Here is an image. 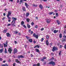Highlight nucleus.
I'll use <instances>...</instances> for the list:
<instances>
[{"label":"nucleus","instance_id":"1","mask_svg":"<svg viewBox=\"0 0 66 66\" xmlns=\"http://www.w3.org/2000/svg\"><path fill=\"white\" fill-rule=\"evenodd\" d=\"M8 13V14H7V18L9 19H11V18L10 17V15L12 14V11H9Z\"/></svg>","mask_w":66,"mask_h":66},{"label":"nucleus","instance_id":"2","mask_svg":"<svg viewBox=\"0 0 66 66\" xmlns=\"http://www.w3.org/2000/svg\"><path fill=\"white\" fill-rule=\"evenodd\" d=\"M16 23V21L15 20H13L11 22V25L12 27H16V25H15V23Z\"/></svg>","mask_w":66,"mask_h":66},{"label":"nucleus","instance_id":"3","mask_svg":"<svg viewBox=\"0 0 66 66\" xmlns=\"http://www.w3.org/2000/svg\"><path fill=\"white\" fill-rule=\"evenodd\" d=\"M50 65H52L53 66H54L55 65V62H53V61H52L50 62L49 63Z\"/></svg>","mask_w":66,"mask_h":66},{"label":"nucleus","instance_id":"4","mask_svg":"<svg viewBox=\"0 0 66 66\" xmlns=\"http://www.w3.org/2000/svg\"><path fill=\"white\" fill-rule=\"evenodd\" d=\"M58 49H57V48H56V47H53V49L52 50V51H56Z\"/></svg>","mask_w":66,"mask_h":66},{"label":"nucleus","instance_id":"5","mask_svg":"<svg viewBox=\"0 0 66 66\" xmlns=\"http://www.w3.org/2000/svg\"><path fill=\"white\" fill-rule=\"evenodd\" d=\"M7 43H8V41H6V42L5 44V43L4 44V47L7 46Z\"/></svg>","mask_w":66,"mask_h":66},{"label":"nucleus","instance_id":"6","mask_svg":"<svg viewBox=\"0 0 66 66\" xmlns=\"http://www.w3.org/2000/svg\"><path fill=\"white\" fill-rule=\"evenodd\" d=\"M50 20L49 19H47L46 20V22L47 23H49L50 22Z\"/></svg>","mask_w":66,"mask_h":66},{"label":"nucleus","instance_id":"7","mask_svg":"<svg viewBox=\"0 0 66 66\" xmlns=\"http://www.w3.org/2000/svg\"><path fill=\"white\" fill-rule=\"evenodd\" d=\"M39 7L41 9V10H43V6L41 4H40L39 6Z\"/></svg>","mask_w":66,"mask_h":66},{"label":"nucleus","instance_id":"8","mask_svg":"<svg viewBox=\"0 0 66 66\" xmlns=\"http://www.w3.org/2000/svg\"><path fill=\"white\" fill-rule=\"evenodd\" d=\"M18 59H20V58H24V56L22 55H20L18 57Z\"/></svg>","mask_w":66,"mask_h":66},{"label":"nucleus","instance_id":"9","mask_svg":"<svg viewBox=\"0 0 66 66\" xmlns=\"http://www.w3.org/2000/svg\"><path fill=\"white\" fill-rule=\"evenodd\" d=\"M7 29H5L3 30V32L4 33H6L7 32Z\"/></svg>","mask_w":66,"mask_h":66},{"label":"nucleus","instance_id":"10","mask_svg":"<svg viewBox=\"0 0 66 66\" xmlns=\"http://www.w3.org/2000/svg\"><path fill=\"white\" fill-rule=\"evenodd\" d=\"M14 54L16 53H17V49L16 48H14Z\"/></svg>","mask_w":66,"mask_h":66},{"label":"nucleus","instance_id":"11","mask_svg":"<svg viewBox=\"0 0 66 66\" xmlns=\"http://www.w3.org/2000/svg\"><path fill=\"white\" fill-rule=\"evenodd\" d=\"M8 51H9V52H10V54H11V52H12V49H11V48H9Z\"/></svg>","mask_w":66,"mask_h":66},{"label":"nucleus","instance_id":"12","mask_svg":"<svg viewBox=\"0 0 66 66\" xmlns=\"http://www.w3.org/2000/svg\"><path fill=\"white\" fill-rule=\"evenodd\" d=\"M25 6H26L27 8H28V7L29 6V5L27 4V3H25Z\"/></svg>","mask_w":66,"mask_h":66},{"label":"nucleus","instance_id":"13","mask_svg":"<svg viewBox=\"0 0 66 66\" xmlns=\"http://www.w3.org/2000/svg\"><path fill=\"white\" fill-rule=\"evenodd\" d=\"M22 10H23V11H26V7H22Z\"/></svg>","mask_w":66,"mask_h":66},{"label":"nucleus","instance_id":"14","mask_svg":"<svg viewBox=\"0 0 66 66\" xmlns=\"http://www.w3.org/2000/svg\"><path fill=\"white\" fill-rule=\"evenodd\" d=\"M46 45H47V46H48L49 45V42H48V40H47L46 41Z\"/></svg>","mask_w":66,"mask_h":66},{"label":"nucleus","instance_id":"15","mask_svg":"<svg viewBox=\"0 0 66 66\" xmlns=\"http://www.w3.org/2000/svg\"><path fill=\"white\" fill-rule=\"evenodd\" d=\"M6 34L7 37H9V36L11 37V36H10V34L9 33H6Z\"/></svg>","mask_w":66,"mask_h":66},{"label":"nucleus","instance_id":"16","mask_svg":"<svg viewBox=\"0 0 66 66\" xmlns=\"http://www.w3.org/2000/svg\"><path fill=\"white\" fill-rule=\"evenodd\" d=\"M66 41V39L65 38H63L62 40V42L63 43L64 42H65Z\"/></svg>","mask_w":66,"mask_h":66},{"label":"nucleus","instance_id":"17","mask_svg":"<svg viewBox=\"0 0 66 66\" xmlns=\"http://www.w3.org/2000/svg\"><path fill=\"white\" fill-rule=\"evenodd\" d=\"M3 48H2L0 50V53H2V52H3Z\"/></svg>","mask_w":66,"mask_h":66},{"label":"nucleus","instance_id":"18","mask_svg":"<svg viewBox=\"0 0 66 66\" xmlns=\"http://www.w3.org/2000/svg\"><path fill=\"white\" fill-rule=\"evenodd\" d=\"M12 19H13V20H15V21H16V20L17 19L16 18H15L14 17H12Z\"/></svg>","mask_w":66,"mask_h":66},{"label":"nucleus","instance_id":"19","mask_svg":"<svg viewBox=\"0 0 66 66\" xmlns=\"http://www.w3.org/2000/svg\"><path fill=\"white\" fill-rule=\"evenodd\" d=\"M15 61H16V62H17V63H18L19 64H20V62H19V61H18V60L16 59Z\"/></svg>","mask_w":66,"mask_h":66},{"label":"nucleus","instance_id":"20","mask_svg":"<svg viewBox=\"0 0 66 66\" xmlns=\"http://www.w3.org/2000/svg\"><path fill=\"white\" fill-rule=\"evenodd\" d=\"M36 51L37 52H39V50L37 48L35 49Z\"/></svg>","mask_w":66,"mask_h":66},{"label":"nucleus","instance_id":"21","mask_svg":"<svg viewBox=\"0 0 66 66\" xmlns=\"http://www.w3.org/2000/svg\"><path fill=\"white\" fill-rule=\"evenodd\" d=\"M57 22L59 25L60 24V22L59 20H57Z\"/></svg>","mask_w":66,"mask_h":66},{"label":"nucleus","instance_id":"22","mask_svg":"<svg viewBox=\"0 0 66 66\" xmlns=\"http://www.w3.org/2000/svg\"><path fill=\"white\" fill-rule=\"evenodd\" d=\"M59 37L60 38H61L62 37V34H60L59 35Z\"/></svg>","mask_w":66,"mask_h":66},{"label":"nucleus","instance_id":"23","mask_svg":"<svg viewBox=\"0 0 66 66\" xmlns=\"http://www.w3.org/2000/svg\"><path fill=\"white\" fill-rule=\"evenodd\" d=\"M58 32V30H54L53 32L54 33H57V32Z\"/></svg>","mask_w":66,"mask_h":66},{"label":"nucleus","instance_id":"24","mask_svg":"<svg viewBox=\"0 0 66 66\" xmlns=\"http://www.w3.org/2000/svg\"><path fill=\"white\" fill-rule=\"evenodd\" d=\"M27 27L28 28H30V27H31V26H30V25L29 24H27Z\"/></svg>","mask_w":66,"mask_h":66},{"label":"nucleus","instance_id":"25","mask_svg":"<svg viewBox=\"0 0 66 66\" xmlns=\"http://www.w3.org/2000/svg\"><path fill=\"white\" fill-rule=\"evenodd\" d=\"M24 23V21H22L21 22V26H23V24Z\"/></svg>","mask_w":66,"mask_h":66},{"label":"nucleus","instance_id":"26","mask_svg":"<svg viewBox=\"0 0 66 66\" xmlns=\"http://www.w3.org/2000/svg\"><path fill=\"white\" fill-rule=\"evenodd\" d=\"M32 6H34L35 7H37V5H35V4H32Z\"/></svg>","mask_w":66,"mask_h":66},{"label":"nucleus","instance_id":"27","mask_svg":"<svg viewBox=\"0 0 66 66\" xmlns=\"http://www.w3.org/2000/svg\"><path fill=\"white\" fill-rule=\"evenodd\" d=\"M30 20L28 18H27V22H29L30 21Z\"/></svg>","mask_w":66,"mask_h":66},{"label":"nucleus","instance_id":"28","mask_svg":"<svg viewBox=\"0 0 66 66\" xmlns=\"http://www.w3.org/2000/svg\"><path fill=\"white\" fill-rule=\"evenodd\" d=\"M29 13H27L26 14V17H28V16H29Z\"/></svg>","mask_w":66,"mask_h":66},{"label":"nucleus","instance_id":"29","mask_svg":"<svg viewBox=\"0 0 66 66\" xmlns=\"http://www.w3.org/2000/svg\"><path fill=\"white\" fill-rule=\"evenodd\" d=\"M29 42H30V43H32L33 42V40L32 39H29Z\"/></svg>","mask_w":66,"mask_h":66},{"label":"nucleus","instance_id":"30","mask_svg":"<svg viewBox=\"0 0 66 66\" xmlns=\"http://www.w3.org/2000/svg\"><path fill=\"white\" fill-rule=\"evenodd\" d=\"M62 52V51H59V55H61V53Z\"/></svg>","mask_w":66,"mask_h":66},{"label":"nucleus","instance_id":"31","mask_svg":"<svg viewBox=\"0 0 66 66\" xmlns=\"http://www.w3.org/2000/svg\"><path fill=\"white\" fill-rule=\"evenodd\" d=\"M35 37H36V38H37H37H38V35H36V36H35Z\"/></svg>","mask_w":66,"mask_h":66},{"label":"nucleus","instance_id":"32","mask_svg":"<svg viewBox=\"0 0 66 66\" xmlns=\"http://www.w3.org/2000/svg\"><path fill=\"white\" fill-rule=\"evenodd\" d=\"M5 53H7V51H6V48H5Z\"/></svg>","mask_w":66,"mask_h":66},{"label":"nucleus","instance_id":"33","mask_svg":"<svg viewBox=\"0 0 66 66\" xmlns=\"http://www.w3.org/2000/svg\"><path fill=\"white\" fill-rule=\"evenodd\" d=\"M53 14V12H50L49 13V15H51Z\"/></svg>","mask_w":66,"mask_h":66},{"label":"nucleus","instance_id":"34","mask_svg":"<svg viewBox=\"0 0 66 66\" xmlns=\"http://www.w3.org/2000/svg\"><path fill=\"white\" fill-rule=\"evenodd\" d=\"M23 0H20V4H21L22 3V2Z\"/></svg>","mask_w":66,"mask_h":66},{"label":"nucleus","instance_id":"35","mask_svg":"<svg viewBox=\"0 0 66 66\" xmlns=\"http://www.w3.org/2000/svg\"><path fill=\"white\" fill-rule=\"evenodd\" d=\"M23 27L25 28V29H26L27 28V26H25V25H23Z\"/></svg>","mask_w":66,"mask_h":66},{"label":"nucleus","instance_id":"36","mask_svg":"<svg viewBox=\"0 0 66 66\" xmlns=\"http://www.w3.org/2000/svg\"><path fill=\"white\" fill-rule=\"evenodd\" d=\"M37 66H40V63H38L36 64Z\"/></svg>","mask_w":66,"mask_h":66},{"label":"nucleus","instance_id":"37","mask_svg":"<svg viewBox=\"0 0 66 66\" xmlns=\"http://www.w3.org/2000/svg\"><path fill=\"white\" fill-rule=\"evenodd\" d=\"M2 66H8V65H7V64H6L2 65Z\"/></svg>","mask_w":66,"mask_h":66},{"label":"nucleus","instance_id":"38","mask_svg":"<svg viewBox=\"0 0 66 66\" xmlns=\"http://www.w3.org/2000/svg\"><path fill=\"white\" fill-rule=\"evenodd\" d=\"M49 36H48V35H47L46 36V38L47 39H48V38H49Z\"/></svg>","mask_w":66,"mask_h":66},{"label":"nucleus","instance_id":"39","mask_svg":"<svg viewBox=\"0 0 66 66\" xmlns=\"http://www.w3.org/2000/svg\"><path fill=\"white\" fill-rule=\"evenodd\" d=\"M31 29H29L28 30V32L29 33H30V32H31Z\"/></svg>","mask_w":66,"mask_h":66},{"label":"nucleus","instance_id":"40","mask_svg":"<svg viewBox=\"0 0 66 66\" xmlns=\"http://www.w3.org/2000/svg\"><path fill=\"white\" fill-rule=\"evenodd\" d=\"M33 36L34 37H35L36 36V34H33Z\"/></svg>","mask_w":66,"mask_h":66},{"label":"nucleus","instance_id":"41","mask_svg":"<svg viewBox=\"0 0 66 66\" xmlns=\"http://www.w3.org/2000/svg\"><path fill=\"white\" fill-rule=\"evenodd\" d=\"M5 19V17H4L3 18H2V20H4V19Z\"/></svg>","mask_w":66,"mask_h":66},{"label":"nucleus","instance_id":"42","mask_svg":"<svg viewBox=\"0 0 66 66\" xmlns=\"http://www.w3.org/2000/svg\"><path fill=\"white\" fill-rule=\"evenodd\" d=\"M15 65H16V63H14L13 64V66H15Z\"/></svg>","mask_w":66,"mask_h":66},{"label":"nucleus","instance_id":"43","mask_svg":"<svg viewBox=\"0 0 66 66\" xmlns=\"http://www.w3.org/2000/svg\"><path fill=\"white\" fill-rule=\"evenodd\" d=\"M58 13H56V16L57 17L58 16Z\"/></svg>","mask_w":66,"mask_h":66},{"label":"nucleus","instance_id":"44","mask_svg":"<svg viewBox=\"0 0 66 66\" xmlns=\"http://www.w3.org/2000/svg\"><path fill=\"white\" fill-rule=\"evenodd\" d=\"M31 24L32 26H33V25H34V23L33 22H32L31 23Z\"/></svg>","mask_w":66,"mask_h":66},{"label":"nucleus","instance_id":"45","mask_svg":"<svg viewBox=\"0 0 66 66\" xmlns=\"http://www.w3.org/2000/svg\"><path fill=\"white\" fill-rule=\"evenodd\" d=\"M44 30V28H42L40 30L41 31H43Z\"/></svg>","mask_w":66,"mask_h":66},{"label":"nucleus","instance_id":"46","mask_svg":"<svg viewBox=\"0 0 66 66\" xmlns=\"http://www.w3.org/2000/svg\"><path fill=\"white\" fill-rule=\"evenodd\" d=\"M44 39L43 38H42L41 39V42H43V40H44Z\"/></svg>","mask_w":66,"mask_h":66},{"label":"nucleus","instance_id":"47","mask_svg":"<svg viewBox=\"0 0 66 66\" xmlns=\"http://www.w3.org/2000/svg\"><path fill=\"white\" fill-rule=\"evenodd\" d=\"M35 28H38V26L37 25H36L35 27Z\"/></svg>","mask_w":66,"mask_h":66},{"label":"nucleus","instance_id":"48","mask_svg":"<svg viewBox=\"0 0 66 66\" xmlns=\"http://www.w3.org/2000/svg\"><path fill=\"white\" fill-rule=\"evenodd\" d=\"M51 60H54V57H52Z\"/></svg>","mask_w":66,"mask_h":66},{"label":"nucleus","instance_id":"49","mask_svg":"<svg viewBox=\"0 0 66 66\" xmlns=\"http://www.w3.org/2000/svg\"><path fill=\"white\" fill-rule=\"evenodd\" d=\"M36 46H37V48H39V45H37Z\"/></svg>","mask_w":66,"mask_h":66},{"label":"nucleus","instance_id":"50","mask_svg":"<svg viewBox=\"0 0 66 66\" xmlns=\"http://www.w3.org/2000/svg\"><path fill=\"white\" fill-rule=\"evenodd\" d=\"M63 37L64 38H66V36H65V35H64L63 36Z\"/></svg>","mask_w":66,"mask_h":66},{"label":"nucleus","instance_id":"51","mask_svg":"<svg viewBox=\"0 0 66 66\" xmlns=\"http://www.w3.org/2000/svg\"><path fill=\"white\" fill-rule=\"evenodd\" d=\"M26 38H27V39H29V37L27 36H26Z\"/></svg>","mask_w":66,"mask_h":66},{"label":"nucleus","instance_id":"52","mask_svg":"<svg viewBox=\"0 0 66 66\" xmlns=\"http://www.w3.org/2000/svg\"><path fill=\"white\" fill-rule=\"evenodd\" d=\"M43 59H44V60H45V59H46V57H43Z\"/></svg>","mask_w":66,"mask_h":66},{"label":"nucleus","instance_id":"53","mask_svg":"<svg viewBox=\"0 0 66 66\" xmlns=\"http://www.w3.org/2000/svg\"><path fill=\"white\" fill-rule=\"evenodd\" d=\"M43 62V61H44V59H42L41 60Z\"/></svg>","mask_w":66,"mask_h":66},{"label":"nucleus","instance_id":"54","mask_svg":"<svg viewBox=\"0 0 66 66\" xmlns=\"http://www.w3.org/2000/svg\"><path fill=\"white\" fill-rule=\"evenodd\" d=\"M33 31H31L30 34H33Z\"/></svg>","mask_w":66,"mask_h":66},{"label":"nucleus","instance_id":"55","mask_svg":"<svg viewBox=\"0 0 66 66\" xmlns=\"http://www.w3.org/2000/svg\"><path fill=\"white\" fill-rule=\"evenodd\" d=\"M3 15L4 16H5L6 15V14H5V13H4L3 14Z\"/></svg>","mask_w":66,"mask_h":66},{"label":"nucleus","instance_id":"56","mask_svg":"<svg viewBox=\"0 0 66 66\" xmlns=\"http://www.w3.org/2000/svg\"><path fill=\"white\" fill-rule=\"evenodd\" d=\"M60 48H61L62 47V45H60Z\"/></svg>","mask_w":66,"mask_h":66},{"label":"nucleus","instance_id":"57","mask_svg":"<svg viewBox=\"0 0 66 66\" xmlns=\"http://www.w3.org/2000/svg\"><path fill=\"white\" fill-rule=\"evenodd\" d=\"M65 49H66V44H65L64 46Z\"/></svg>","mask_w":66,"mask_h":66},{"label":"nucleus","instance_id":"58","mask_svg":"<svg viewBox=\"0 0 66 66\" xmlns=\"http://www.w3.org/2000/svg\"><path fill=\"white\" fill-rule=\"evenodd\" d=\"M44 2H46L47 1V0H42Z\"/></svg>","mask_w":66,"mask_h":66},{"label":"nucleus","instance_id":"59","mask_svg":"<svg viewBox=\"0 0 66 66\" xmlns=\"http://www.w3.org/2000/svg\"><path fill=\"white\" fill-rule=\"evenodd\" d=\"M35 18L36 19H37V20L38 19V17H36Z\"/></svg>","mask_w":66,"mask_h":66},{"label":"nucleus","instance_id":"60","mask_svg":"<svg viewBox=\"0 0 66 66\" xmlns=\"http://www.w3.org/2000/svg\"><path fill=\"white\" fill-rule=\"evenodd\" d=\"M11 26V24H9L7 25V26Z\"/></svg>","mask_w":66,"mask_h":66},{"label":"nucleus","instance_id":"61","mask_svg":"<svg viewBox=\"0 0 66 66\" xmlns=\"http://www.w3.org/2000/svg\"><path fill=\"white\" fill-rule=\"evenodd\" d=\"M50 46L51 47V46H52V43H50Z\"/></svg>","mask_w":66,"mask_h":66},{"label":"nucleus","instance_id":"62","mask_svg":"<svg viewBox=\"0 0 66 66\" xmlns=\"http://www.w3.org/2000/svg\"><path fill=\"white\" fill-rule=\"evenodd\" d=\"M34 44H35V43H36V41H34Z\"/></svg>","mask_w":66,"mask_h":66},{"label":"nucleus","instance_id":"63","mask_svg":"<svg viewBox=\"0 0 66 66\" xmlns=\"http://www.w3.org/2000/svg\"><path fill=\"white\" fill-rule=\"evenodd\" d=\"M31 57H33V55H32V54H31Z\"/></svg>","mask_w":66,"mask_h":66},{"label":"nucleus","instance_id":"64","mask_svg":"<svg viewBox=\"0 0 66 66\" xmlns=\"http://www.w3.org/2000/svg\"><path fill=\"white\" fill-rule=\"evenodd\" d=\"M43 63L44 65H45V64H46V62H44Z\"/></svg>","mask_w":66,"mask_h":66}]
</instances>
